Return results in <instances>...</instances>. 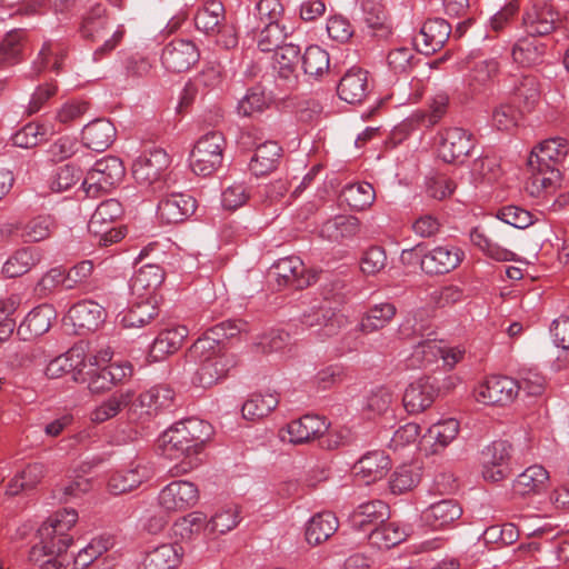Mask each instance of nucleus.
Listing matches in <instances>:
<instances>
[{"label": "nucleus", "mask_w": 569, "mask_h": 569, "mask_svg": "<svg viewBox=\"0 0 569 569\" xmlns=\"http://www.w3.org/2000/svg\"><path fill=\"white\" fill-rule=\"evenodd\" d=\"M477 143L476 137L459 127L447 128L440 132L439 157L447 163L462 164Z\"/></svg>", "instance_id": "1a4fd4ad"}, {"label": "nucleus", "mask_w": 569, "mask_h": 569, "mask_svg": "<svg viewBox=\"0 0 569 569\" xmlns=\"http://www.w3.org/2000/svg\"><path fill=\"white\" fill-rule=\"evenodd\" d=\"M326 419L317 415H306L288 423L287 432L291 443H305L321 437L328 431Z\"/></svg>", "instance_id": "5701e85b"}, {"label": "nucleus", "mask_w": 569, "mask_h": 569, "mask_svg": "<svg viewBox=\"0 0 569 569\" xmlns=\"http://www.w3.org/2000/svg\"><path fill=\"white\" fill-rule=\"evenodd\" d=\"M540 82L535 74H522L515 80L510 91L519 108L531 111L540 100Z\"/></svg>", "instance_id": "72a5a7b5"}, {"label": "nucleus", "mask_w": 569, "mask_h": 569, "mask_svg": "<svg viewBox=\"0 0 569 569\" xmlns=\"http://www.w3.org/2000/svg\"><path fill=\"white\" fill-rule=\"evenodd\" d=\"M197 207L198 202L191 194L172 192L159 201L157 214L164 223H180L188 220Z\"/></svg>", "instance_id": "2eb2a0df"}, {"label": "nucleus", "mask_w": 569, "mask_h": 569, "mask_svg": "<svg viewBox=\"0 0 569 569\" xmlns=\"http://www.w3.org/2000/svg\"><path fill=\"white\" fill-rule=\"evenodd\" d=\"M143 478L138 468L117 471L110 477L108 489L112 495H121L139 487Z\"/></svg>", "instance_id": "bf43d9fd"}, {"label": "nucleus", "mask_w": 569, "mask_h": 569, "mask_svg": "<svg viewBox=\"0 0 569 569\" xmlns=\"http://www.w3.org/2000/svg\"><path fill=\"white\" fill-rule=\"evenodd\" d=\"M133 397L134 391L131 389L112 393L91 412V420L96 423H102L118 416L123 409L129 410Z\"/></svg>", "instance_id": "c9c22d12"}, {"label": "nucleus", "mask_w": 569, "mask_h": 569, "mask_svg": "<svg viewBox=\"0 0 569 569\" xmlns=\"http://www.w3.org/2000/svg\"><path fill=\"white\" fill-rule=\"evenodd\" d=\"M124 174L126 169L120 158L104 157L88 171L82 182L83 191L87 197L97 198L119 184Z\"/></svg>", "instance_id": "423d86ee"}, {"label": "nucleus", "mask_w": 569, "mask_h": 569, "mask_svg": "<svg viewBox=\"0 0 569 569\" xmlns=\"http://www.w3.org/2000/svg\"><path fill=\"white\" fill-rule=\"evenodd\" d=\"M549 472L540 465L528 467L512 482V492L518 497L539 495L548 488Z\"/></svg>", "instance_id": "393cba45"}, {"label": "nucleus", "mask_w": 569, "mask_h": 569, "mask_svg": "<svg viewBox=\"0 0 569 569\" xmlns=\"http://www.w3.org/2000/svg\"><path fill=\"white\" fill-rule=\"evenodd\" d=\"M547 46L536 37L527 34L518 39L511 50L513 61L521 67H535L543 62Z\"/></svg>", "instance_id": "c85d7f7f"}, {"label": "nucleus", "mask_w": 569, "mask_h": 569, "mask_svg": "<svg viewBox=\"0 0 569 569\" xmlns=\"http://www.w3.org/2000/svg\"><path fill=\"white\" fill-rule=\"evenodd\" d=\"M73 326L88 331L97 330L106 320V308L93 300H82L69 310Z\"/></svg>", "instance_id": "bb28decb"}, {"label": "nucleus", "mask_w": 569, "mask_h": 569, "mask_svg": "<svg viewBox=\"0 0 569 569\" xmlns=\"http://www.w3.org/2000/svg\"><path fill=\"white\" fill-rule=\"evenodd\" d=\"M158 500L167 511H184L198 502L199 490L190 481L176 480L160 491Z\"/></svg>", "instance_id": "4468645a"}, {"label": "nucleus", "mask_w": 569, "mask_h": 569, "mask_svg": "<svg viewBox=\"0 0 569 569\" xmlns=\"http://www.w3.org/2000/svg\"><path fill=\"white\" fill-rule=\"evenodd\" d=\"M368 74L362 68H350L337 86L338 97L350 104L361 103L370 92Z\"/></svg>", "instance_id": "dca6fc26"}, {"label": "nucleus", "mask_w": 569, "mask_h": 569, "mask_svg": "<svg viewBox=\"0 0 569 569\" xmlns=\"http://www.w3.org/2000/svg\"><path fill=\"white\" fill-rule=\"evenodd\" d=\"M213 436V427L199 418H188L173 423L160 437V447L164 457L180 460L170 469L173 477L182 476L201 462L206 443Z\"/></svg>", "instance_id": "f257e3e1"}, {"label": "nucleus", "mask_w": 569, "mask_h": 569, "mask_svg": "<svg viewBox=\"0 0 569 569\" xmlns=\"http://www.w3.org/2000/svg\"><path fill=\"white\" fill-rule=\"evenodd\" d=\"M158 316V308L147 298L134 303L121 318L124 328H141Z\"/></svg>", "instance_id": "864d4df0"}, {"label": "nucleus", "mask_w": 569, "mask_h": 569, "mask_svg": "<svg viewBox=\"0 0 569 569\" xmlns=\"http://www.w3.org/2000/svg\"><path fill=\"white\" fill-rule=\"evenodd\" d=\"M40 262V253L34 248L17 250L3 264L2 273L7 278H18L26 274Z\"/></svg>", "instance_id": "58836bf2"}, {"label": "nucleus", "mask_w": 569, "mask_h": 569, "mask_svg": "<svg viewBox=\"0 0 569 569\" xmlns=\"http://www.w3.org/2000/svg\"><path fill=\"white\" fill-rule=\"evenodd\" d=\"M169 166V154L161 148H154L133 161L132 176L139 184L152 186L161 180Z\"/></svg>", "instance_id": "9b49d317"}, {"label": "nucleus", "mask_w": 569, "mask_h": 569, "mask_svg": "<svg viewBox=\"0 0 569 569\" xmlns=\"http://www.w3.org/2000/svg\"><path fill=\"white\" fill-rule=\"evenodd\" d=\"M200 52L194 42L184 39H174L162 50L161 62L171 72H184L194 66Z\"/></svg>", "instance_id": "ddd939ff"}, {"label": "nucleus", "mask_w": 569, "mask_h": 569, "mask_svg": "<svg viewBox=\"0 0 569 569\" xmlns=\"http://www.w3.org/2000/svg\"><path fill=\"white\" fill-rule=\"evenodd\" d=\"M397 308L393 303L383 302L371 307L362 317L360 330L365 333L385 328L396 316Z\"/></svg>", "instance_id": "79ce46f5"}, {"label": "nucleus", "mask_w": 569, "mask_h": 569, "mask_svg": "<svg viewBox=\"0 0 569 569\" xmlns=\"http://www.w3.org/2000/svg\"><path fill=\"white\" fill-rule=\"evenodd\" d=\"M47 129L43 124L30 122L18 130L12 136V142L16 147L32 148L46 140Z\"/></svg>", "instance_id": "e2e57ef3"}, {"label": "nucleus", "mask_w": 569, "mask_h": 569, "mask_svg": "<svg viewBox=\"0 0 569 569\" xmlns=\"http://www.w3.org/2000/svg\"><path fill=\"white\" fill-rule=\"evenodd\" d=\"M26 34L24 29H14L6 34L0 44L1 68H7L20 61Z\"/></svg>", "instance_id": "8fccbe9b"}, {"label": "nucleus", "mask_w": 569, "mask_h": 569, "mask_svg": "<svg viewBox=\"0 0 569 569\" xmlns=\"http://www.w3.org/2000/svg\"><path fill=\"white\" fill-rule=\"evenodd\" d=\"M163 280L164 271L159 264L144 263L131 278L130 288L139 297L149 299Z\"/></svg>", "instance_id": "cd10ccee"}, {"label": "nucleus", "mask_w": 569, "mask_h": 569, "mask_svg": "<svg viewBox=\"0 0 569 569\" xmlns=\"http://www.w3.org/2000/svg\"><path fill=\"white\" fill-rule=\"evenodd\" d=\"M174 391L166 385H158L132 398L129 419L149 421L174 405Z\"/></svg>", "instance_id": "6e6552de"}, {"label": "nucleus", "mask_w": 569, "mask_h": 569, "mask_svg": "<svg viewBox=\"0 0 569 569\" xmlns=\"http://www.w3.org/2000/svg\"><path fill=\"white\" fill-rule=\"evenodd\" d=\"M330 291L325 288L323 301L317 306H312L306 310L301 317L300 322L308 329H313L319 337H331L338 333L343 325V316L338 310V306L345 302L342 292H336L332 297L329 296Z\"/></svg>", "instance_id": "7ed1b4c3"}, {"label": "nucleus", "mask_w": 569, "mask_h": 569, "mask_svg": "<svg viewBox=\"0 0 569 569\" xmlns=\"http://www.w3.org/2000/svg\"><path fill=\"white\" fill-rule=\"evenodd\" d=\"M306 267L302 260L296 256H289L277 260L270 269V274L280 287L302 289L309 284L305 277Z\"/></svg>", "instance_id": "f3484780"}, {"label": "nucleus", "mask_w": 569, "mask_h": 569, "mask_svg": "<svg viewBox=\"0 0 569 569\" xmlns=\"http://www.w3.org/2000/svg\"><path fill=\"white\" fill-rule=\"evenodd\" d=\"M279 403V399L273 393H253L242 405V417L247 420L256 421L267 417Z\"/></svg>", "instance_id": "a18cd8bd"}, {"label": "nucleus", "mask_w": 569, "mask_h": 569, "mask_svg": "<svg viewBox=\"0 0 569 569\" xmlns=\"http://www.w3.org/2000/svg\"><path fill=\"white\" fill-rule=\"evenodd\" d=\"M459 429L458 420L449 418L432 425L425 435V438L432 440L435 447L446 448L456 439Z\"/></svg>", "instance_id": "13d9d810"}, {"label": "nucleus", "mask_w": 569, "mask_h": 569, "mask_svg": "<svg viewBox=\"0 0 569 569\" xmlns=\"http://www.w3.org/2000/svg\"><path fill=\"white\" fill-rule=\"evenodd\" d=\"M77 520L78 512L74 509L64 508L43 522L38 532L40 537H47L51 533L64 535L76 525Z\"/></svg>", "instance_id": "5fc2aeb1"}, {"label": "nucleus", "mask_w": 569, "mask_h": 569, "mask_svg": "<svg viewBox=\"0 0 569 569\" xmlns=\"http://www.w3.org/2000/svg\"><path fill=\"white\" fill-rule=\"evenodd\" d=\"M451 26L442 18L428 19L421 27L422 52L433 54L448 41Z\"/></svg>", "instance_id": "c756f323"}, {"label": "nucleus", "mask_w": 569, "mask_h": 569, "mask_svg": "<svg viewBox=\"0 0 569 569\" xmlns=\"http://www.w3.org/2000/svg\"><path fill=\"white\" fill-rule=\"evenodd\" d=\"M519 393L518 381L507 376H490L476 389V399L488 406H506Z\"/></svg>", "instance_id": "9d476101"}, {"label": "nucleus", "mask_w": 569, "mask_h": 569, "mask_svg": "<svg viewBox=\"0 0 569 569\" xmlns=\"http://www.w3.org/2000/svg\"><path fill=\"white\" fill-rule=\"evenodd\" d=\"M559 23V12L551 4L545 2L532 4L522 14L525 31L536 38L549 36Z\"/></svg>", "instance_id": "f8f14e48"}, {"label": "nucleus", "mask_w": 569, "mask_h": 569, "mask_svg": "<svg viewBox=\"0 0 569 569\" xmlns=\"http://www.w3.org/2000/svg\"><path fill=\"white\" fill-rule=\"evenodd\" d=\"M180 562V556L171 543H163L147 552L142 569H174Z\"/></svg>", "instance_id": "c03bdc74"}, {"label": "nucleus", "mask_w": 569, "mask_h": 569, "mask_svg": "<svg viewBox=\"0 0 569 569\" xmlns=\"http://www.w3.org/2000/svg\"><path fill=\"white\" fill-rule=\"evenodd\" d=\"M430 310L427 308L411 310L398 328L400 338L410 340L423 337L425 332L430 329Z\"/></svg>", "instance_id": "ea45409f"}, {"label": "nucleus", "mask_w": 569, "mask_h": 569, "mask_svg": "<svg viewBox=\"0 0 569 569\" xmlns=\"http://www.w3.org/2000/svg\"><path fill=\"white\" fill-rule=\"evenodd\" d=\"M390 468L391 460L382 450L367 452L353 466L356 476L367 485L382 479Z\"/></svg>", "instance_id": "4be33fe9"}, {"label": "nucleus", "mask_w": 569, "mask_h": 569, "mask_svg": "<svg viewBox=\"0 0 569 569\" xmlns=\"http://www.w3.org/2000/svg\"><path fill=\"white\" fill-rule=\"evenodd\" d=\"M530 176L526 181V190L530 196L539 198L542 193H551L561 180L559 168H543L528 160Z\"/></svg>", "instance_id": "b1692460"}, {"label": "nucleus", "mask_w": 569, "mask_h": 569, "mask_svg": "<svg viewBox=\"0 0 569 569\" xmlns=\"http://www.w3.org/2000/svg\"><path fill=\"white\" fill-rule=\"evenodd\" d=\"M449 106V96L447 93H438L433 97L429 111H417L408 119V123L402 127H408L411 123L423 126L426 128L437 124L442 117L447 113Z\"/></svg>", "instance_id": "37998d69"}, {"label": "nucleus", "mask_w": 569, "mask_h": 569, "mask_svg": "<svg viewBox=\"0 0 569 569\" xmlns=\"http://www.w3.org/2000/svg\"><path fill=\"white\" fill-rule=\"evenodd\" d=\"M73 539L70 535L51 533L47 537H41V547L33 546L30 550V560H39L41 555L44 556H60L68 550Z\"/></svg>", "instance_id": "603ef678"}, {"label": "nucleus", "mask_w": 569, "mask_h": 569, "mask_svg": "<svg viewBox=\"0 0 569 569\" xmlns=\"http://www.w3.org/2000/svg\"><path fill=\"white\" fill-rule=\"evenodd\" d=\"M419 475L411 467L401 466L393 471L389 487L393 495H402L412 490L419 483Z\"/></svg>", "instance_id": "338daca9"}, {"label": "nucleus", "mask_w": 569, "mask_h": 569, "mask_svg": "<svg viewBox=\"0 0 569 569\" xmlns=\"http://www.w3.org/2000/svg\"><path fill=\"white\" fill-rule=\"evenodd\" d=\"M269 107V99L264 90L259 87L248 89L246 96L239 101L237 110L243 117H250L256 112H262Z\"/></svg>", "instance_id": "052dcab7"}, {"label": "nucleus", "mask_w": 569, "mask_h": 569, "mask_svg": "<svg viewBox=\"0 0 569 569\" xmlns=\"http://www.w3.org/2000/svg\"><path fill=\"white\" fill-rule=\"evenodd\" d=\"M500 66L496 59L477 61L469 73V87L473 92H480L493 83L499 74Z\"/></svg>", "instance_id": "a19ab883"}, {"label": "nucleus", "mask_w": 569, "mask_h": 569, "mask_svg": "<svg viewBox=\"0 0 569 569\" xmlns=\"http://www.w3.org/2000/svg\"><path fill=\"white\" fill-rule=\"evenodd\" d=\"M341 198L352 210L362 211L373 203L376 193L371 183L359 182L345 187Z\"/></svg>", "instance_id": "49530a36"}, {"label": "nucleus", "mask_w": 569, "mask_h": 569, "mask_svg": "<svg viewBox=\"0 0 569 569\" xmlns=\"http://www.w3.org/2000/svg\"><path fill=\"white\" fill-rule=\"evenodd\" d=\"M482 538L486 543L510 546L519 539V530L513 523L495 525L485 530Z\"/></svg>", "instance_id": "0e129e2a"}, {"label": "nucleus", "mask_w": 569, "mask_h": 569, "mask_svg": "<svg viewBox=\"0 0 569 569\" xmlns=\"http://www.w3.org/2000/svg\"><path fill=\"white\" fill-rule=\"evenodd\" d=\"M360 230V222L353 216H337L327 220L319 230V236L333 242L353 238Z\"/></svg>", "instance_id": "473e14b6"}, {"label": "nucleus", "mask_w": 569, "mask_h": 569, "mask_svg": "<svg viewBox=\"0 0 569 569\" xmlns=\"http://www.w3.org/2000/svg\"><path fill=\"white\" fill-rule=\"evenodd\" d=\"M50 328V309L38 307L31 310L17 329V335L22 340H30L46 333Z\"/></svg>", "instance_id": "4c0bfd02"}, {"label": "nucleus", "mask_w": 569, "mask_h": 569, "mask_svg": "<svg viewBox=\"0 0 569 569\" xmlns=\"http://www.w3.org/2000/svg\"><path fill=\"white\" fill-rule=\"evenodd\" d=\"M282 158V148L276 141L259 144L250 160L249 169L256 176H264L277 169Z\"/></svg>", "instance_id": "7c9ffc66"}, {"label": "nucleus", "mask_w": 569, "mask_h": 569, "mask_svg": "<svg viewBox=\"0 0 569 569\" xmlns=\"http://www.w3.org/2000/svg\"><path fill=\"white\" fill-rule=\"evenodd\" d=\"M462 515V508L453 499H443L430 505L421 512V521L432 530L449 527Z\"/></svg>", "instance_id": "412c9836"}, {"label": "nucleus", "mask_w": 569, "mask_h": 569, "mask_svg": "<svg viewBox=\"0 0 569 569\" xmlns=\"http://www.w3.org/2000/svg\"><path fill=\"white\" fill-rule=\"evenodd\" d=\"M339 521L335 513L323 511L316 513L306 528V540L309 545L318 546L327 541L338 529Z\"/></svg>", "instance_id": "f704fd0d"}, {"label": "nucleus", "mask_w": 569, "mask_h": 569, "mask_svg": "<svg viewBox=\"0 0 569 569\" xmlns=\"http://www.w3.org/2000/svg\"><path fill=\"white\" fill-rule=\"evenodd\" d=\"M239 523V511L237 508H229L214 513L206 523L204 531L208 536L222 535L232 530Z\"/></svg>", "instance_id": "680f3d73"}, {"label": "nucleus", "mask_w": 569, "mask_h": 569, "mask_svg": "<svg viewBox=\"0 0 569 569\" xmlns=\"http://www.w3.org/2000/svg\"><path fill=\"white\" fill-rule=\"evenodd\" d=\"M521 111L510 103H500L492 110V124L501 131H510L518 126Z\"/></svg>", "instance_id": "774afa93"}, {"label": "nucleus", "mask_w": 569, "mask_h": 569, "mask_svg": "<svg viewBox=\"0 0 569 569\" xmlns=\"http://www.w3.org/2000/svg\"><path fill=\"white\" fill-rule=\"evenodd\" d=\"M188 333L189 331L184 326L161 330L152 343L151 352L156 358H164L177 352L182 347Z\"/></svg>", "instance_id": "e433bc0d"}, {"label": "nucleus", "mask_w": 569, "mask_h": 569, "mask_svg": "<svg viewBox=\"0 0 569 569\" xmlns=\"http://www.w3.org/2000/svg\"><path fill=\"white\" fill-rule=\"evenodd\" d=\"M568 141L561 137L549 138L536 146L528 160L543 168H559L568 154Z\"/></svg>", "instance_id": "aec40b11"}, {"label": "nucleus", "mask_w": 569, "mask_h": 569, "mask_svg": "<svg viewBox=\"0 0 569 569\" xmlns=\"http://www.w3.org/2000/svg\"><path fill=\"white\" fill-rule=\"evenodd\" d=\"M439 389L430 377L420 378L410 383L402 398L403 407L409 413H420L429 408Z\"/></svg>", "instance_id": "6ab92c4d"}, {"label": "nucleus", "mask_w": 569, "mask_h": 569, "mask_svg": "<svg viewBox=\"0 0 569 569\" xmlns=\"http://www.w3.org/2000/svg\"><path fill=\"white\" fill-rule=\"evenodd\" d=\"M123 214V207L117 199L102 201L91 216L88 229L90 232H100V227L110 224Z\"/></svg>", "instance_id": "3c124183"}, {"label": "nucleus", "mask_w": 569, "mask_h": 569, "mask_svg": "<svg viewBox=\"0 0 569 569\" xmlns=\"http://www.w3.org/2000/svg\"><path fill=\"white\" fill-rule=\"evenodd\" d=\"M226 139L219 131L203 134L190 154L192 171L202 177L212 174L222 163Z\"/></svg>", "instance_id": "0eeeda50"}, {"label": "nucleus", "mask_w": 569, "mask_h": 569, "mask_svg": "<svg viewBox=\"0 0 569 569\" xmlns=\"http://www.w3.org/2000/svg\"><path fill=\"white\" fill-rule=\"evenodd\" d=\"M303 72L313 79H319L329 72V53L319 46H310L301 57Z\"/></svg>", "instance_id": "de8ad7c7"}, {"label": "nucleus", "mask_w": 569, "mask_h": 569, "mask_svg": "<svg viewBox=\"0 0 569 569\" xmlns=\"http://www.w3.org/2000/svg\"><path fill=\"white\" fill-rule=\"evenodd\" d=\"M423 246L421 243L416 247L403 250L401 259H410L412 254L420 258L421 269L427 274H445L455 270L463 259V251L455 246H439L428 252H423Z\"/></svg>", "instance_id": "39448f33"}, {"label": "nucleus", "mask_w": 569, "mask_h": 569, "mask_svg": "<svg viewBox=\"0 0 569 569\" xmlns=\"http://www.w3.org/2000/svg\"><path fill=\"white\" fill-rule=\"evenodd\" d=\"M194 26L197 30L207 36H214L220 31L226 21V11L221 1L208 0L200 7L194 14Z\"/></svg>", "instance_id": "2f4dec72"}, {"label": "nucleus", "mask_w": 569, "mask_h": 569, "mask_svg": "<svg viewBox=\"0 0 569 569\" xmlns=\"http://www.w3.org/2000/svg\"><path fill=\"white\" fill-rule=\"evenodd\" d=\"M189 357L198 362L197 379L201 387L208 388L227 377L237 366L234 356L208 339H197L189 349Z\"/></svg>", "instance_id": "f03ea898"}, {"label": "nucleus", "mask_w": 569, "mask_h": 569, "mask_svg": "<svg viewBox=\"0 0 569 569\" xmlns=\"http://www.w3.org/2000/svg\"><path fill=\"white\" fill-rule=\"evenodd\" d=\"M287 32L280 23H267L258 37V48L262 52L276 51L284 43Z\"/></svg>", "instance_id": "69168bd1"}, {"label": "nucleus", "mask_w": 569, "mask_h": 569, "mask_svg": "<svg viewBox=\"0 0 569 569\" xmlns=\"http://www.w3.org/2000/svg\"><path fill=\"white\" fill-rule=\"evenodd\" d=\"M116 128L107 119H96L89 122L81 132L83 144L97 152L107 150L116 139Z\"/></svg>", "instance_id": "a878e982"}, {"label": "nucleus", "mask_w": 569, "mask_h": 569, "mask_svg": "<svg viewBox=\"0 0 569 569\" xmlns=\"http://www.w3.org/2000/svg\"><path fill=\"white\" fill-rule=\"evenodd\" d=\"M110 537L100 536L93 538L84 548H82L73 558V565L77 569L88 568L96 559L102 556L112 547Z\"/></svg>", "instance_id": "6e6d98bb"}, {"label": "nucleus", "mask_w": 569, "mask_h": 569, "mask_svg": "<svg viewBox=\"0 0 569 569\" xmlns=\"http://www.w3.org/2000/svg\"><path fill=\"white\" fill-rule=\"evenodd\" d=\"M93 270V262L90 260H82L68 270L64 269L66 290L87 291Z\"/></svg>", "instance_id": "4d7b16f0"}, {"label": "nucleus", "mask_w": 569, "mask_h": 569, "mask_svg": "<svg viewBox=\"0 0 569 569\" xmlns=\"http://www.w3.org/2000/svg\"><path fill=\"white\" fill-rule=\"evenodd\" d=\"M108 18L106 16V9L101 4L93 6L87 16L83 18L80 31L84 39L91 40L92 42L103 41L102 46L97 48L93 52V60L99 61L106 54L110 53L123 39L124 30L120 26L111 36L108 29Z\"/></svg>", "instance_id": "20e7f679"}, {"label": "nucleus", "mask_w": 569, "mask_h": 569, "mask_svg": "<svg viewBox=\"0 0 569 569\" xmlns=\"http://www.w3.org/2000/svg\"><path fill=\"white\" fill-rule=\"evenodd\" d=\"M405 529L396 522H383L379 527L370 529L368 535L372 545L379 549H390L406 539Z\"/></svg>", "instance_id": "09e8293b"}, {"label": "nucleus", "mask_w": 569, "mask_h": 569, "mask_svg": "<svg viewBox=\"0 0 569 569\" xmlns=\"http://www.w3.org/2000/svg\"><path fill=\"white\" fill-rule=\"evenodd\" d=\"M389 518V506L382 500H371L359 505L349 516L355 530L370 533V529L379 527Z\"/></svg>", "instance_id": "a211bd4d"}]
</instances>
